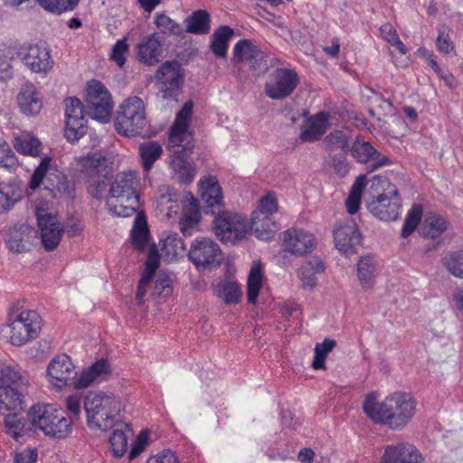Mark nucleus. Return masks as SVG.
<instances>
[{"label":"nucleus","mask_w":463,"mask_h":463,"mask_svg":"<svg viewBox=\"0 0 463 463\" xmlns=\"http://www.w3.org/2000/svg\"><path fill=\"white\" fill-rule=\"evenodd\" d=\"M193 108L192 100L184 104L170 128L168 137L172 152L170 166L179 183L185 184H190L195 175V164L189 159L194 147L193 134L189 130Z\"/></svg>","instance_id":"nucleus-1"},{"label":"nucleus","mask_w":463,"mask_h":463,"mask_svg":"<svg viewBox=\"0 0 463 463\" xmlns=\"http://www.w3.org/2000/svg\"><path fill=\"white\" fill-rule=\"evenodd\" d=\"M84 410L90 429L107 431L117 425L121 402L112 392H89L84 398Z\"/></svg>","instance_id":"nucleus-2"},{"label":"nucleus","mask_w":463,"mask_h":463,"mask_svg":"<svg viewBox=\"0 0 463 463\" xmlns=\"http://www.w3.org/2000/svg\"><path fill=\"white\" fill-rule=\"evenodd\" d=\"M139 180L136 172H122L110 184L107 206L114 215L129 217L139 208L137 187Z\"/></svg>","instance_id":"nucleus-3"},{"label":"nucleus","mask_w":463,"mask_h":463,"mask_svg":"<svg viewBox=\"0 0 463 463\" xmlns=\"http://www.w3.org/2000/svg\"><path fill=\"white\" fill-rule=\"evenodd\" d=\"M28 417L33 428L41 430L50 438L65 439L72 430V420L50 404L32 406Z\"/></svg>","instance_id":"nucleus-4"},{"label":"nucleus","mask_w":463,"mask_h":463,"mask_svg":"<svg viewBox=\"0 0 463 463\" xmlns=\"http://www.w3.org/2000/svg\"><path fill=\"white\" fill-rule=\"evenodd\" d=\"M148 127L144 101L137 96L125 99L115 119L118 133L126 137L146 136Z\"/></svg>","instance_id":"nucleus-5"},{"label":"nucleus","mask_w":463,"mask_h":463,"mask_svg":"<svg viewBox=\"0 0 463 463\" xmlns=\"http://www.w3.org/2000/svg\"><path fill=\"white\" fill-rule=\"evenodd\" d=\"M52 158L45 156L32 175L29 187L35 190L43 184L52 198H60L69 194L70 185L66 175L51 164Z\"/></svg>","instance_id":"nucleus-6"},{"label":"nucleus","mask_w":463,"mask_h":463,"mask_svg":"<svg viewBox=\"0 0 463 463\" xmlns=\"http://www.w3.org/2000/svg\"><path fill=\"white\" fill-rule=\"evenodd\" d=\"M278 211V202L272 193H268L259 202L257 210L252 212L250 229L256 237L269 241L279 229V224L274 220Z\"/></svg>","instance_id":"nucleus-7"},{"label":"nucleus","mask_w":463,"mask_h":463,"mask_svg":"<svg viewBox=\"0 0 463 463\" xmlns=\"http://www.w3.org/2000/svg\"><path fill=\"white\" fill-rule=\"evenodd\" d=\"M42 326V318L35 310H24L5 325V329L8 334L10 343L21 346L36 338Z\"/></svg>","instance_id":"nucleus-8"},{"label":"nucleus","mask_w":463,"mask_h":463,"mask_svg":"<svg viewBox=\"0 0 463 463\" xmlns=\"http://www.w3.org/2000/svg\"><path fill=\"white\" fill-rule=\"evenodd\" d=\"M213 228L222 243L234 245L244 239L248 225L243 216L222 209L214 214Z\"/></svg>","instance_id":"nucleus-9"},{"label":"nucleus","mask_w":463,"mask_h":463,"mask_svg":"<svg viewBox=\"0 0 463 463\" xmlns=\"http://www.w3.org/2000/svg\"><path fill=\"white\" fill-rule=\"evenodd\" d=\"M86 114L100 122H108L113 110V101L107 88L92 80L86 90Z\"/></svg>","instance_id":"nucleus-10"},{"label":"nucleus","mask_w":463,"mask_h":463,"mask_svg":"<svg viewBox=\"0 0 463 463\" xmlns=\"http://www.w3.org/2000/svg\"><path fill=\"white\" fill-rule=\"evenodd\" d=\"M187 255L196 268L201 269L216 268L223 260V254L218 243L206 237L195 239L191 243Z\"/></svg>","instance_id":"nucleus-11"},{"label":"nucleus","mask_w":463,"mask_h":463,"mask_svg":"<svg viewBox=\"0 0 463 463\" xmlns=\"http://www.w3.org/2000/svg\"><path fill=\"white\" fill-rule=\"evenodd\" d=\"M389 405L388 427L393 430L403 429L416 413L417 402L409 392L389 395Z\"/></svg>","instance_id":"nucleus-12"},{"label":"nucleus","mask_w":463,"mask_h":463,"mask_svg":"<svg viewBox=\"0 0 463 463\" xmlns=\"http://www.w3.org/2000/svg\"><path fill=\"white\" fill-rule=\"evenodd\" d=\"M184 70L177 61H166L156 71L155 79L165 99L176 97L184 82Z\"/></svg>","instance_id":"nucleus-13"},{"label":"nucleus","mask_w":463,"mask_h":463,"mask_svg":"<svg viewBox=\"0 0 463 463\" xmlns=\"http://www.w3.org/2000/svg\"><path fill=\"white\" fill-rule=\"evenodd\" d=\"M298 83L299 77L294 70L278 68L265 83V93L271 99H284L293 93Z\"/></svg>","instance_id":"nucleus-14"},{"label":"nucleus","mask_w":463,"mask_h":463,"mask_svg":"<svg viewBox=\"0 0 463 463\" xmlns=\"http://www.w3.org/2000/svg\"><path fill=\"white\" fill-rule=\"evenodd\" d=\"M65 103V137L74 142L82 137L87 132L86 105L83 106L78 98H68Z\"/></svg>","instance_id":"nucleus-15"},{"label":"nucleus","mask_w":463,"mask_h":463,"mask_svg":"<svg viewBox=\"0 0 463 463\" xmlns=\"http://www.w3.org/2000/svg\"><path fill=\"white\" fill-rule=\"evenodd\" d=\"M368 211L377 219L383 222L395 221L402 207V199L397 188H391L388 194L371 198L366 203Z\"/></svg>","instance_id":"nucleus-16"},{"label":"nucleus","mask_w":463,"mask_h":463,"mask_svg":"<svg viewBox=\"0 0 463 463\" xmlns=\"http://www.w3.org/2000/svg\"><path fill=\"white\" fill-rule=\"evenodd\" d=\"M36 232L24 223L15 224L7 228L4 241L8 250L14 253H25L33 247Z\"/></svg>","instance_id":"nucleus-17"},{"label":"nucleus","mask_w":463,"mask_h":463,"mask_svg":"<svg viewBox=\"0 0 463 463\" xmlns=\"http://www.w3.org/2000/svg\"><path fill=\"white\" fill-rule=\"evenodd\" d=\"M38 226L43 248L47 251L55 250L64 232V227L58 217L49 213L37 212Z\"/></svg>","instance_id":"nucleus-18"},{"label":"nucleus","mask_w":463,"mask_h":463,"mask_svg":"<svg viewBox=\"0 0 463 463\" xmlns=\"http://www.w3.org/2000/svg\"><path fill=\"white\" fill-rule=\"evenodd\" d=\"M335 247L343 253H355V248L361 244L362 236L353 219H347L334 230Z\"/></svg>","instance_id":"nucleus-19"},{"label":"nucleus","mask_w":463,"mask_h":463,"mask_svg":"<svg viewBox=\"0 0 463 463\" xmlns=\"http://www.w3.org/2000/svg\"><path fill=\"white\" fill-rule=\"evenodd\" d=\"M18 55L24 63L33 72H47L52 70L53 61L47 47L33 44L22 47Z\"/></svg>","instance_id":"nucleus-20"},{"label":"nucleus","mask_w":463,"mask_h":463,"mask_svg":"<svg viewBox=\"0 0 463 463\" xmlns=\"http://www.w3.org/2000/svg\"><path fill=\"white\" fill-rule=\"evenodd\" d=\"M71 358L66 354L54 357L49 364L47 374L52 384L58 388L72 383L76 372Z\"/></svg>","instance_id":"nucleus-21"},{"label":"nucleus","mask_w":463,"mask_h":463,"mask_svg":"<svg viewBox=\"0 0 463 463\" xmlns=\"http://www.w3.org/2000/svg\"><path fill=\"white\" fill-rule=\"evenodd\" d=\"M163 38L158 33L145 37L137 45V60L146 65L154 66L163 58Z\"/></svg>","instance_id":"nucleus-22"},{"label":"nucleus","mask_w":463,"mask_h":463,"mask_svg":"<svg viewBox=\"0 0 463 463\" xmlns=\"http://www.w3.org/2000/svg\"><path fill=\"white\" fill-rule=\"evenodd\" d=\"M282 246L284 250L292 254L304 255L314 249L315 239L308 232L291 228L284 232Z\"/></svg>","instance_id":"nucleus-23"},{"label":"nucleus","mask_w":463,"mask_h":463,"mask_svg":"<svg viewBox=\"0 0 463 463\" xmlns=\"http://www.w3.org/2000/svg\"><path fill=\"white\" fill-rule=\"evenodd\" d=\"M201 200L204 203L205 214L214 215L222 209V191L214 176H209L199 184Z\"/></svg>","instance_id":"nucleus-24"},{"label":"nucleus","mask_w":463,"mask_h":463,"mask_svg":"<svg viewBox=\"0 0 463 463\" xmlns=\"http://www.w3.org/2000/svg\"><path fill=\"white\" fill-rule=\"evenodd\" d=\"M423 458L411 444L401 442L385 447L381 463H422Z\"/></svg>","instance_id":"nucleus-25"},{"label":"nucleus","mask_w":463,"mask_h":463,"mask_svg":"<svg viewBox=\"0 0 463 463\" xmlns=\"http://www.w3.org/2000/svg\"><path fill=\"white\" fill-rule=\"evenodd\" d=\"M330 126L328 114L318 112L305 120L300 128L299 139L302 142H316L321 139Z\"/></svg>","instance_id":"nucleus-26"},{"label":"nucleus","mask_w":463,"mask_h":463,"mask_svg":"<svg viewBox=\"0 0 463 463\" xmlns=\"http://www.w3.org/2000/svg\"><path fill=\"white\" fill-rule=\"evenodd\" d=\"M79 165L81 178L85 182L97 178H107L110 174L107 158L100 154L88 155L80 158Z\"/></svg>","instance_id":"nucleus-27"},{"label":"nucleus","mask_w":463,"mask_h":463,"mask_svg":"<svg viewBox=\"0 0 463 463\" xmlns=\"http://www.w3.org/2000/svg\"><path fill=\"white\" fill-rule=\"evenodd\" d=\"M28 388L14 386V384L0 383V412L15 410L24 411L25 395Z\"/></svg>","instance_id":"nucleus-28"},{"label":"nucleus","mask_w":463,"mask_h":463,"mask_svg":"<svg viewBox=\"0 0 463 463\" xmlns=\"http://www.w3.org/2000/svg\"><path fill=\"white\" fill-rule=\"evenodd\" d=\"M20 110L27 116H35L43 108L41 93L32 82H25L17 94Z\"/></svg>","instance_id":"nucleus-29"},{"label":"nucleus","mask_w":463,"mask_h":463,"mask_svg":"<svg viewBox=\"0 0 463 463\" xmlns=\"http://www.w3.org/2000/svg\"><path fill=\"white\" fill-rule=\"evenodd\" d=\"M389 396L379 402L375 392L368 393L363 403L364 411L371 420L386 426L389 420Z\"/></svg>","instance_id":"nucleus-30"},{"label":"nucleus","mask_w":463,"mask_h":463,"mask_svg":"<svg viewBox=\"0 0 463 463\" xmlns=\"http://www.w3.org/2000/svg\"><path fill=\"white\" fill-rule=\"evenodd\" d=\"M110 365L106 359H100L91 366L84 369L79 379L74 380L73 384L77 389H82L90 386L95 381H102L110 374Z\"/></svg>","instance_id":"nucleus-31"},{"label":"nucleus","mask_w":463,"mask_h":463,"mask_svg":"<svg viewBox=\"0 0 463 463\" xmlns=\"http://www.w3.org/2000/svg\"><path fill=\"white\" fill-rule=\"evenodd\" d=\"M23 198V190L18 183L0 184V213L10 211Z\"/></svg>","instance_id":"nucleus-32"},{"label":"nucleus","mask_w":463,"mask_h":463,"mask_svg":"<svg viewBox=\"0 0 463 463\" xmlns=\"http://www.w3.org/2000/svg\"><path fill=\"white\" fill-rule=\"evenodd\" d=\"M185 32L196 35L208 34L211 30V17L207 11L197 10L184 19Z\"/></svg>","instance_id":"nucleus-33"},{"label":"nucleus","mask_w":463,"mask_h":463,"mask_svg":"<svg viewBox=\"0 0 463 463\" xmlns=\"http://www.w3.org/2000/svg\"><path fill=\"white\" fill-rule=\"evenodd\" d=\"M233 34L234 31L228 25H222L213 32L210 49L216 57H227L229 42Z\"/></svg>","instance_id":"nucleus-34"},{"label":"nucleus","mask_w":463,"mask_h":463,"mask_svg":"<svg viewBox=\"0 0 463 463\" xmlns=\"http://www.w3.org/2000/svg\"><path fill=\"white\" fill-rule=\"evenodd\" d=\"M138 154L145 172H149L162 154V146L157 141H147L138 146Z\"/></svg>","instance_id":"nucleus-35"},{"label":"nucleus","mask_w":463,"mask_h":463,"mask_svg":"<svg viewBox=\"0 0 463 463\" xmlns=\"http://www.w3.org/2000/svg\"><path fill=\"white\" fill-rule=\"evenodd\" d=\"M448 222L441 215L429 213L423 221L420 234L424 238L435 239L446 232Z\"/></svg>","instance_id":"nucleus-36"},{"label":"nucleus","mask_w":463,"mask_h":463,"mask_svg":"<svg viewBox=\"0 0 463 463\" xmlns=\"http://www.w3.org/2000/svg\"><path fill=\"white\" fill-rule=\"evenodd\" d=\"M14 149L24 156H39L42 151L41 141L29 133H23L15 137L14 142Z\"/></svg>","instance_id":"nucleus-37"},{"label":"nucleus","mask_w":463,"mask_h":463,"mask_svg":"<svg viewBox=\"0 0 463 463\" xmlns=\"http://www.w3.org/2000/svg\"><path fill=\"white\" fill-rule=\"evenodd\" d=\"M351 136L347 129H335L324 138L326 149L335 151L340 149L343 153L350 150Z\"/></svg>","instance_id":"nucleus-38"},{"label":"nucleus","mask_w":463,"mask_h":463,"mask_svg":"<svg viewBox=\"0 0 463 463\" xmlns=\"http://www.w3.org/2000/svg\"><path fill=\"white\" fill-rule=\"evenodd\" d=\"M357 275L364 288H373L375 278V262L371 256H364L360 259L357 263Z\"/></svg>","instance_id":"nucleus-39"},{"label":"nucleus","mask_w":463,"mask_h":463,"mask_svg":"<svg viewBox=\"0 0 463 463\" xmlns=\"http://www.w3.org/2000/svg\"><path fill=\"white\" fill-rule=\"evenodd\" d=\"M200 217V212L196 205L192 204L184 210L179 221L180 231L184 237H190L199 231Z\"/></svg>","instance_id":"nucleus-40"},{"label":"nucleus","mask_w":463,"mask_h":463,"mask_svg":"<svg viewBox=\"0 0 463 463\" xmlns=\"http://www.w3.org/2000/svg\"><path fill=\"white\" fill-rule=\"evenodd\" d=\"M262 287V268L260 262H254L247 282V299L250 303L255 304Z\"/></svg>","instance_id":"nucleus-41"},{"label":"nucleus","mask_w":463,"mask_h":463,"mask_svg":"<svg viewBox=\"0 0 463 463\" xmlns=\"http://www.w3.org/2000/svg\"><path fill=\"white\" fill-rule=\"evenodd\" d=\"M20 411V410L14 411L13 413L5 416L4 420L6 432L18 441L29 430L26 428L27 422L24 418L19 415Z\"/></svg>","instance_id":"nucleus-42"},{"label":"nucleus","mask_w":463,"mask_h":463,"mask_svg":"<svg viewBox=\"0 0 463 463\" xmlns=\"http://www.w3.org/2000/svg\"><path fill=\"white\" fill-rule=\"evenodd\" d=\"M215 295L224 300L226 304L238 303L241 297V290L235 281L223 280L218 283L214 289Z\"/></svg>","instance_id":"nucleus-43"},{"label":"nucleus","mask_w":463,"mask_h":463,"mask_svg":"<svg viewBox=\"0 0 463 463\" xmlns=\"http://www.w3.org/2000/svg\"><path fill=\"white\" fill-rule=\"evenodd\" d=\"M131 431L128 424H118V428L114 430L109 439V444L115 457L121 458L128 449V437L125 430Z\"/></svg>","instance_id":"nucleus-44"},{"label":"nucleus","mask_w":463,"mask_h":463,"mask_svg":"<svg viewBox=\"0 0 463 463\" xmlns=\"http://www.w3.org/2000/svg\"><path fill=\"white\" fill-rule=\"evenodd\" d=\"M0 383L14 384V386L28 388L29 380L20 372L14 370L12 366L0 361Z\"/></svg>","instance_id":"nucleus-45"},{"label":"nucleus","mask_w":463,"mask_h":463,"mask_svg":"<svg viewBox=\"0 0 463 463\" xmlns=\"http://www.w3.org/2000/svg\"><path fill=\"white\" fill-rule=\"evenodd\" d=\"M441 261L452 276L463 279V250L447 252Z\"/></svg>","instance_id":"nucleus-46"},{"label":"nucleus","mask_w":463,"mask_h":463,"mask_svg":"<svg viewBox=\"0 0 463 463\" xmlns=\"http://www.w3.org/2000/svg\"><path fill=\"white\" fill-rule=\"evenodd\" d=\"M148 235L146 220L144 215L138 213L131 232L133 244L139 250L144 249L147 243Z\"/></svg>","instance_id":"nucleus-47"},{"label":"nucleus","mask_w":463,"mask_h":463,"mask_svg":"<svg viewBox=\"0 0 463 463\" xmlns=\"http://www.w3.org/2000/svg\"><path fill=\"white\" fill-rule=\"evenodd\" d=\"M423 208L420 204H413L408 212L402 229V237H409L419 225L422 218Z\"/></svg>","instance_id":"nucleus-48"},{"label":"nucleus","mask_w":463,"mask_h":463,"mask_svg":"<svg viewBox=\"0 0 463 463\" xmlns=\"http://www.w3.org/2000/svg\"><path fill=\"white\" fill-rule=\"evenodd\" d=\"M258 46L255 45L250 40H240L233 48L234 63L248 62L254 55L255 50Z\"/></svg>","instance_id":"nucleus-49"},{"label":"nucleus","mask_w":463,"mask_h":463,"mask_svg":"<svg viewBox=\"0 0 463 463\" xmlns=\"http://www.w3.org/2000/svg\"><path fill=\"white\" fill-rule=\"evenodd\" d=\"M335 345L336 342L329 338H326L322 343L316 345L315 357L312 362V367L315 370L326 369L325 360Z\"/></svg>","instance_id":"nucleus-50"},{"label":"nucleus","mask_w":463,"mask_h":463,"mask_svg":"<svg viewBox=\"0 0 463 463\" xmlns=\"http://www.w3.org/2000/svg\"><path fill=\"white\" fill-rule=\"evenodd\" d=\"M349 151L360 163H369L375 155V148L369 142H360L359 137H356Z\"/></svg>","instance_id":"nucleus-51"},{"label":"nucleus","mask_w":463,"mask_h":463,"mask_svg":"<svg viewBox=\"0 0 463 463\" xmlns=\"http://www.w3.org/2000/svg\"><path fill=\"white\" fill-rule=\"evenodd\" d=\"M37 2L46 11L57 14L72 11L79 4V0H37Z\"/></svg>","instance_id":"nucleus-52"},{"label":"nucleus","mask_w":463,"mask_h":463,"mask_svg":"<svg viewBox=\"0 0 463 463\" xmlns=\"http://www.w3.org/2000/svg\"><path fill=\"white\" fill-rule=\"evenodd\" d=\"M155 24L163 34L179 36L184 33L181 24L165 14H156L155 16Z\"/></svg>","instance_id":"nucleus-53"},{"label":"nucleus","mask_w":463,"mask_h":463,"mask_svg":"<svg viewBox=\"0 0 463 463\" xmlns=\"http://www.w3.org/2000/svg\"><path fill=\"white\" fill-rule=\"evenodd\" d=\"M163 250L169 255L178 256L186 252V246L177 233L172 232L164 240Z\"/></svg>","instance_id":"nucleus-54"},{"label":"nucleus","mask_w":463,"mask_h":463,"mask_svg":"<svg viewBox=\"0 0 463 463\" xmlns=\"http://www.w3.org/2000/svg\"><path fill=\"white\" fill-rule=\"evenodd\" d=\"M173 291L172 281L168 275L159 273L154 281L151 296L155 298H166Z\"/></svg>","instance_id":"nucleus-55"},{"label":"nucleus","mask_w":463,"mask_h":463,"mask_svg":"<svg viewBox=\"0 0 463 463\" xmlns=\"http://www.w3.org/2000/svg\"><path fill=\"white\" fill-rule=\"evenodd\" d=\"M391 188H396V186L384 175H374L370 180L371 198L386 195Z\"/></svg>","instance_id":"nucleus-56"},{"label":"nucleus","mask_w":463,"mask_h":463,"mask_svg":"<svg viewBox=\"0 0 463 463\" xmlns=\"http://www.w3.org/2000/svg\"><path fill=\"white\" fill-rule=\"evenodd\" d=\"M381 35L392 46H395L401 53L405 54L407 49L400 40L395 28L391 24H384L380 27Z\"/></svg>","instance_id":"nucleus-57"},{"label":"nucleus","mask_w":463,"mask_h":463,"mask_svg":"<svg viewBox=\"0 0 463 463\" xmlns=\"http://www.w3.org/2000/svg\"><path fill=\"white\" fill-rule=\"evenodd\" d=\"M129 52V45L126 39L118 40L113 45L110 59L114 61L117 65L122 67L126 62L125 55Z\"/></svg>","instance_id":"nucleus-58"},{"label":"nucleus","mask_w":463,"mask_h":463,"mask_svg":"<svg viewBox=\"0 0 463 463\" xmlns=\"http://www.w3.org/2000/svg\"><path fill=\"white\" fill-rule=\"evenodd\" d=\"M17 165V158L10 146L3 139L0 146V166L14 168Z\"/></svg>","instance_id":"nucleus-59"},{"label":"nucleus","mask_w":463,"mask_h":463,"mask_svg":"<svg viewBox=\"0 0 463 463\" xmlns=\"http://www.w3.org/2000/svg\"><path fill=\"white\" fill-rule=\"evenodd\" d=\"M159 264L160 255L157 251L156 245H152L148 250L147 259L146 261V269L145 272L143 273V276L152 279L156 270L159 267Z\"/></svg>","instance_id":"nucleus-60"},{"label":"nucleus","mask_w":463,"mask_h":463,"mask_svg":"<svg viewBox=\"0 0 463 463\" xmlns=\"http://www.w3.org/2000/svg\"><path fill=\"white\" fill-rule=\"evenodd\" d=\"M248 63L253 71L259 73L266 72L269 69L268 56L259 47L256 48L254 55Z\"/></svg>","instance_id":"nucleus-61"},{"label":"nucleus","mask_w":463,"mask_h":463,"mask_svg":"<svg viewBox=\"0 0 463 463\" xmlns=\"http://www.w3.org/2000/svg\"><path fill=\"white\" fill-rule=\"evenodd\" d=\"M438 32L437 48L440 52L448 54L453 49V43L449 34V28L445 25H441L439 27Z\"/></svg>","instance_id":"nucleus-62"},{"label":"nucleus","mask_w":463,"mask_h":463,"mask_svg":"<svg viewBox=\"0 0 463 463\" xmlns=\"http://www.w3.org/2000/svg\"><path fill=\"white\" fill-rule=\"evenodd\" d=\"M317 274L310 270V267L301 266L298 277L302 282V288L308 290L313 289L317 286Z\"/></svg>","instance_id":"nucleus-63"},{"label":"nucleus","mask_w":463,"mask_h":463,"mask_svg":"<svg viewBox=\"0 0 463 463\" xmlns=\"http://www.w3.org/2000/svg\"><path fill=\"white\" fill-rule=\"evenodd\" d=\"M331 161V166L338 176L345 177L348 174L349 165L346 162L345 153L335 155Z\"/></svg>","instance_id":"nucleus-64"}]
</instances>
